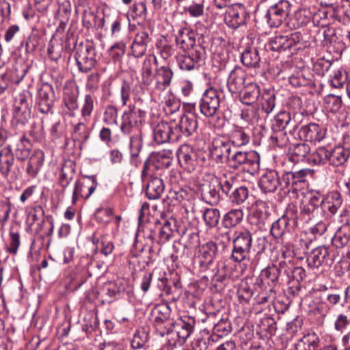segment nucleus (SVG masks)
<instances>
[{
  "instance_id": "1",
  "label": "nucleus",
  "mask_w": 350,
  "mask_h": 350,
  "mask_svg": "<svg viewBox=\"0 0 350 350\" xmlns=\"http://www.w3.org/2000/svg\"><path fill=\"white\" fill-rule=\"evenodd\" d=\"M209 40V37L202 35L198 36L197 40L195 38L191 50L176 57L179 68L185 71H192L204 65Z\"/></svg>"
},
{
  "instance_id": "2",
  "label": "nucleus",
  "mask_w": 350,
  "mask_h": 350,
  "mask_svg": "<svg viewBox=\"0 0 350 350\" xmlns=\"http://www.w3.org/2000/svg\"><path fill=\"white\" fill-rule=\"evenodd\" d=\"M268 46L273 51H299L304 47L303 36L299 31L276 34L269 40Z\"/></svg>"
},
{
  "instance_id": "3",
  "label": "nucleus",
  "mask_w": 350,
  "mask_h": 350,
  "mask_svg": "<svg viewBox=\"0 0 350 350\" xmlns=\"http://www.w3.org/2000/svg\"><path fill=\"white\" fill-rule=\"evenodd\" d=\"M310 174V170L302 169L296 172H284L280 176V191L283 194H296L304 183L305 177Z\"/></svg>"
},
{
  "instance_id": "4",
  "label": "nucleus",
  "mask_w": 350,
  "mask_h": 350,
  "mask_svg": "<svg viewBox=\"0 0 350 350\" xmlns=\"http://www.w3.org/2000/svg\"><path fill=\"white\" fill-rule=\"evenodd\" d=\"M252 237L250 231L247 230L236 232L233 239V250L231 258L234 262H241L249 258L252 250Z\"/></svg>"
},
{
  "instance_id": "5",
  "label": "nucleus",
  "mask_w": 350,
  "mask_h": 350,
  "mask_svg": "<svg viewBox=\"0 0 350 350\" xmlns=\"http://www.w3.org/2000/svg\"><path fill=\"white\" fill-rule=\"evenodd\" d=\"M223 91L211 86L207 88L200 98L199 107L201 113L206 117H213L219 109L221 95Z\"/></svg>"
},
{
  "instance_id": "6",
  "label": "nucleus",
  "mask_w": 350,
  "mask_h": 350,
  "mask_svg": "<svg viewBox=\"0 0 350 350\" xmlns=\"http://www.w3.org/2000/svg\"><path fill=\"white\" fill-rule=\"evenodd\" d=\"M0 174L11 182L18 180L22 176L19 165L14 163V154L5 147L0 150Z\"/></svg>"
},
{
  "instance_id": "7",
  "label": "nucleus",
  "mask_w": 350,
  "mask_h": 350,
  "mask_svg": "<svg viewBox=\"0 0 350 350\" xmlns=\"http://www.w3.org/2000/svg\"><path fill=\"white\" fill-rule=\"evenodd\" d=\"M75 59L80 72L87 73L96 65V49L92 44H80L75 47Z\"/></svg>"
},
{
  "instance_id": "8",
  "label": "nucleus",
  "mask_w": 350,
  "mask_h": 350,
  "mask_svg": "<svg viewBox=\"0 0 350 350\" xmlns=\"http://www.w3.org/2000/svg\"><path fill=\"white\" fill-rule=\"evenodd\" d=\"M226 163L233 170H237L241 165L255 170L259 166V157L256 152H245L234 148L226 161Z\"/></svg>"
},
{
  "instance_id": "9",
  "label": "nucleus",
  "mask_w": 350,
  "mask_h": 350,
  "mask_svg": "<svg viewBox=\"0 0 350 350\" xmlns=\"http://www.w3.org/2000/svg\"><path fill=\"white\" fill-rule=\"evenodd\" d=\"M172 310L167 304L156 305L151 310L153 325L161 336H164L169 332L172 322Z\"/></svg>"
},
{
  "instance_id": "10",
  "label": "nucleus",
  "mask_w": 350,
  "mask_h": 350,
  "mask_svg": "<svg viewBox=\"0 0 350 350\" xmlns=\"http://www.w3.org/2000/svg\"><path fill=\"white\" fill-rule=\"evenodd\" d=\"M194 325V319H189L188 321L181 319H178L172 322L169 326V332H166L165 335L171 336L170 338L174 340V344L182 345L193 331Z\"/></svg>"
},
{
  "instance_id": "11",
  "label": "nucleus",
  "mask_w": 350,
  "mask_h": 350,
  "mask_svg": "<svg viewBox=\"0 0 350 350\" xmlns=\"http://www.w3.org/2000/svg\"><path fill=\"white\" fill-rule=\"evenodd\" d=\"M290 10V3L286 0H280L267 10L264 19L271 27H278L282 24Z\"/></svg>"
},
{
  "instance_id": "12",
  "label": "nucleus",
  "mask_w": 350,
  "mask_h": 350,
  "mask_svg": "<svg viewBox=\"0 0 350 350\" xmlns=\"http://www.w3.org/2000/svg\"><path fill=\"white\" fill-rule=\"evenodd\" d=\"M144 115V111L130 105L122 116L120 125L122 133L124 135H129L135 130H139V127L142 123Z\"/></svg>"
},
{
  "instance_id": "13",
  "label": "nucleus",
  "mask_w": 350,
  "mask_h": 350,
  "mask_svg": "<svg viewBox=\"0 0 350 350\" xmlns=\"http://www.w3.org/2000/svg\"><path fill=\"white\" fill-rule=\"evenodd\" d=\"M174 140L179 141L192 135L198 129V120L192 113L183 115L178 124H174Z\"/></svg>"
},
{
  "instance_id": "14",
  "label": "nucleus",
  "mask_w": 350,
  "mask_h": 350,
  "mask_svg": "<svg viewBox=\"0 0 350 350\" xmlns=\"http://www.w3.org/2000/svg\"><path fill=\"white\" fill-rule=\"evenodd\" d=\"M180 165L188 172H193L198 165V153L188 144H183L176 152Z\"/></svg>"
},
{
  "instance_id": "15",
  "label": "nucleus",
  "mask_w": 350,
  "mask_h": 350,
  "mask_svg": "<svg viewBox=\"0 0 350 350\" xmlns=\"http://www.w3.org/2000/svg\"><path fill=\"white\" fill-rule=\"evenodd\" d=\"M233 148L225 136H219L213 139L210 152L217 163H223L229 157Z\"/></svg>"
},
{
  "instance_id": "16",
  "label": "nucleus",
  "mask_w": 350,
  "mask_h": 350,
  "mask_svg": "<svg viewBox=\"0 0 350 350\" xmlns=\"http://www.w3.org/2000/svg\"><path fill=\"white\" fill-rule=\"evenodd\" d=\"M98 185L95 176H85L81 180L75 183L72 193V201L75 203L79 198L88 199L94 192Z\"/></svg>"
},
{
  "instance_id": "17",
  "label": "nucleus",
  "mask_w": 350,
  "mask_h": 350,
  "mask_svg": "<svg viewBox=\"0 0 350 350\" xmlns=\"http://www.w3.org/2000/svg\"><path fill=\"white\" fill-rule=\"evenodd\" d=\"M247 13L241 3L230 5L226 9L224 20L226 24L232 29H237L245 23Z\"/></svg>"
},
{
  "instance_id": "18",
  "label": "nucleus",
  "mask_w": 350,
  "mask_h": 350,
  "mask_svg": "<svg viewBox=\"0 0 350 350\" xmlns=\"http://www.w3.org/2000/svg\"><path fill=\"white\" fill-rule=\"evenodd\" d=\"M308 266L311 269H317L323 265H329L332 259L329 248L325 245L313 249L307 256Z\"/></svg>"
},
{
  "instance_id": "19",
  "label": "nucleus",
  "mask_w": 350,
  "mask_h": 350,
  "mask_svg": "<svg viewBox=\"0 0 350 350\" xmlns=\"http://www.w3.org/2000/svg\"><path fill=\"white\" fill-rule=\"evenodd\" d=\"M29 140L25 135H14L5 147L12 151L18 160H25L29 155Z\"/></svg>"
},
{
  "instance_id": "20",
  "label": "nucleus",
  "mask_w": 350,
  "mask_h": 350,
  "mask_svg": "<svg viewBox=\"0 0 350 350\" xmlns=\"http://www.w3.org/2000/svg\"><path fill=\"white\" fill-rule=\"evenodd\" d=\"M55 92L52 85L43 83L38 90V109L42 113H49L53 106Z\"/></svg>"
},
{
  "instance_id": "21",
  "label": "nucleus",
  "mask_w": 350,
  "mask_h": 350,
  "mask_svg": "<svg viewBox=\"0 0 350 350\" xmlns=\"http://www.w3.org/2000/svg\"><path fill=\"white\" fill-rule=\"evenodd\" d=\"M200 196L207 204L217 205L220 200L219 183L217 178H213L208 182L200 186Z\"/></svg>"
},
{
  "instance_id": "22",
  "label": "nucleus",
  "mask_w": 350,
  "mask_h": 350,
  "mask_svg": "<svg viewBox=\"0 0 350 350\" xmlns=\"http://www.w3.org/2000/svg\"><path fill=\"white\" fill-rule=\"evenodd\" d=\"M90 136V131L87 124L84 122H79L73 128L72 140L66 138L64 146H68L69 142H72L75 148L81 151L83 148L84 144L89 139Z\"/></svg>"
},
{
  "instance_id": "23",
  "label": "nucleus",
  "mask_w": 350,
  "mask_h": 350,
  "mask_svg": "<svg viewBox=\"0 0 350 350\" xmlns=\"http://www.w3.org/2000/svg\"><path fill=\"white\" fill-rule=\"evenodd\" d=\"M343 217V225L336 230L332 239L333 245L337 248H343L350 243V212H345Z\"/></svg>"
},
{
  "instance_id": "24",
  "label": "nucleus",
  "mask_w": 350,
  "mask_h": 350,
  "mask_svg": "<svg viewBox=\"0 0 350 350\" xmlns=\"http://www.w3.org/2000/svg\"><path fill=\"white\" fill-rule=\"evenodd\" d=\"M247 74L241 68L235 67L229 74L227 87L232 94H240L246 85Z\"/></svg>"
},
{
  "instance_id": "25",
  "label": "nucleus",
  "mask_w": 350,
  "mask_h": 350,
  "mask_svg": "<svg viewBox=\"0 0 350 350\" xmlns=\"http://www.w3.org/2000/svg\"><path fill=\"white\" fill-rule=\"evenodd\" d=\"M280 176L275 170H267L260 176L258 186L264 193H273L280 191Z\"/></svg>"
},
{
  "instance_id": "26",
  "label": "nucleus",
  "mask_w": 350,
  "mask_h": 350,
  "mask_svg": "<svg viewBox=\"0 0 350 350\" xmlns=\"http://www.w3.org/2000/svg\"><path fill=\"white\" fill-rule=\"evenodd\" d=\"M298 135L301 139L316 143L325 137V131L319 124L311 123L303 126L299 129Z\"/></svg>"
},
{
  "instance_id": "27",
  "label": "nucleus",
  "mask_w": 350,
  "mask_h": 350,
  "mask_svg": "<svg viewBox=\"0 0 350 350\" xmlns=\"http://www.w3.org/2000/svg\"><path fill=\"white\" fill-rule=\"evenodd\" d=\"M174 129V126L167 122L161 121L159 122L153 129L154 141L158 144L177 142V140L173 139Z\"/></svg>"
},
{
  "instance_id": "28",
  "label": "nucleus",
  "mask_w": 350,
  "mask_h": 350,
  "mask_svg": "<svg viewBox=\"0 0 350 350\" xmlns=\"http://www.w3.org/2000/svg\"><path fill=\"white\" fill-rule=\"evenodd\" d=\"M320 301L317 303L318 311L326 315L331 309L338 305L341 301V296L336 293H323L319 297Z\"/></svg>"
},
{
  "instance_id": "29",
  "label": "nucleus",
  "mask_w": 350,
  "mask_h": 350,
  "mask_svg": "<svg viewBox=\"0 0 350 350\" xmlns=\"http://www.w3.org/2000/svg\"><path fill=\"white\" fill-rule=\"evenodd\" d=\"M218 252L217 246L213 241L203 245L198 256L200 266L206 270L213 263Z\"/></svg>"
},
{
  "instance_id": "30",
  "label": "nucleus",
  "mask_w": 350,
  "mask_h": 350,
  "mask_svg": "<svg viewBox=\"0 0 350 350\" xmlns=\"http://www.w3.org/2000/svg\"><path fill=\"white\" fill-rule=\"evenodd\" d=\"M270 214L265 210L254 209L248 216L249 224L259 230H266L271 224Z\"/></svg>"
},
{
  "instance_id": "31",
  "label": "nucleus",
  "mask_w": 350,
  "mask_h": 350,
  "mask_svg": "<svg viewBox=\"0 0 350 350\" xmlns=\"http://www.w3.org/2000/svg\"><path fill=\"white\" fill-rule=\"evenodd\" d=\"M144 145L143 134L141 130H137L130 137L129 150L131 154V162L137 167L141 161L139 159L140 152Z\"/></svg>"
},
{
  "instance_id": "32",
  "label": "nucleus",
  "mask_w": 350,
  "mask_h": 350,
  "mask_svg": "<svg viewBox=\"0 0 350 350\" xmlns=\"http://www.w3.org/2000/svg\"><path fill=\"white\" fill-rule=\"evenodd\" d=\"M297 127L296 122L292 120L291 114L287 111H280L274 118L271 124L272 131H282L289 128L291 133Z\"/></svg>"
},
{
  "instance_id": "33",
  "label": "nucleus",
  "mask_w": 350,
  "mask_h": 350,
  "mask_svg": "<svg viewBox=\"0 0 350 350\" xmlns=\"http://www.w3.org/2000/svg\"><path fill=\"white\" fill-rule=\"evenodd\" d=\"M279 265L289 280L292 279L300 282L306 276L305 269L301 267H295L293 262L290 259L280 261Z\"/></svg>"
},
{
  "instance_id": "34",
  "label": "nucleus",
  "mask_w": 350,
  "mask_h": 350,
  "mask_svg": "<svg viewBox=\"0 0 350 350\" xmlns=\"http://www.w3.org/2000/svg\"><path fill=\"white\" fill-rule=\"evenodd\" d=\"M150 41L148 33L146 31L138 32L134 38L131 45L132 55L139 58L142 57L147 50V45Z\"/></svg>"
},
{
  "instance_id": "35",
  "label": "nucleus",
  "mask_w": 350,
  "mask_h": 350,
  "mask_svg": "<svg viewBox=\"0 0 350 350\" xmlns=\"http://www.w3.org/2000/svg\"><path fill=\"white\" fill-rule=\"evenodd\" d=\"M342 200L338 192H331L323 199L321 211L327 216L334 215L342 205Z\"/></svg>"
},
{
  "instance_id": "36",
  "label": "nucleus",
  "mask_w": 350,
  "mask_h": 350,
  "mask_svg": "<svg viewBox=\"0 0 350 350\" xmlns=\"http://www.w3.org/2000/svg\"><path fill=\"white\" fill-rule=\"evenodd\" d=\"M165 187L162 178L151 176L146 187V195L150 200H157L164 192Z\"/></svg>"
},
{
  "instance_id": "37",
  "label": "nucleus",
  "mask_w": 350,
  "mask_h": 350,
  "mask_svg": "<svg viewBox=\"0 0 350 350\" xmlns=\"http://www.w3.org/2000/svg\"><path fill=\"white\" fill-rule=\"evenodd\" d=\"M44 160V152L40 150H35L28 161L26 167L27 174L31 178H35L43 165Z\"/></svg>"
},
{
  "instance_id": "38",
  "label": "nucleus",
  "mask_w": 350,
  "mask_h": 350,
  "mask_svg": "<svg viewBox=\"0 0 350 350\" xmlns=\"http://www.w3.org/2000/svg\"><path fill=\"white\" fill-rule=\"evenodd\" d=\"M194 39L195 32L187 28L179 29L176 34V42L183 50V53L191 50Z\"/></svg>"
},
{
  "instance_id": "39",
  "label": "nucleus",
  "mask_w": 350,
  "mask_h": 350,
  "mask_svg": "<svg viewBox=\"0 0 350 350\" xmlns=\"http://www.w3.org/2000/svg\"><path fill=\"white\" fill-rule=\"evenodd\" d=\"M219 342L217 335H209L204 332L200 337L197 338L191 343L192 350H208Z\"/></svg>"
},
{
  "instance_id": "40",
  "label": "nucleus",
  "mask_w": 350,
  "mask_h": 350,
  "mask_svg": "<svg viewBox=\"0 0 350 350\" xmlns=\"http://www.w3.org/2000/svg\"><path fill=\"white\" fill-rule=\"evenodd\" d=\"M320 348V339L314 332L308 333L295 345V350H317Z\"/></svg>"
},
{
  "instance_id": "41",
  "label": "nucleus",
  "mask_w": 350,
  "mask_h": 350,
  "mask_svg": "<svg viewBox=\"0 0 350 350\" xmlns=\"http://www.w3.org/2000/svg\"><path fill=\"white\" fill-rule=\"evenodd\" d=\"M243 103L250 105L255 103L260 95V87L255 83L248 82L240 93Z\"/></svg>"
},
{
  "instance_id": "42",
  "label": "nucleus",
  "mask_w": 350,
  "mask_h": 350,
  "mask_svg": "<svg viewBox=\"0 0 350 350\" xmlns=\"http://www.w3.org/2000/svg\"><path fill=\"white\" fill-rule=\"evenodd\" d=\"M172 77L173 72L169 66H161L157 70L155 88L159 90H165L170 86Z\"/></svg>"
},
{
  "instance_id": "43",
  "label": "nucleus",
  "mask_w": 350,
  "mask_h": 350,
  "mask_svg": "<svg viewBox=\"0 0 350 350\" xmlns=\"http://www.w3.org/2000/svg\"><path fill=\"white\" fill-rule=\"evenodd\" d=\"M350 157V150L343 146H336L329 152V163L334 166H341Z\"/></svg>"
},
{
  "instance_id": "44",
  "label": "nucleus",
  "mask_w": 350,
  "mask_h": 350,
  "mask_svg": "<svg viewBox=\"0 0 350 350\" xmlns=\"http://www.w3.org/2000/svg\"><path fill=\"white\" fill-rule=\"evenodd\" d=\"M152 158V164L157 168H168L172 165L173 161V153L170 150H163V151L152 153L150 155Z\"/></svg>"
},
{
  "instance_id": "45",
  "label": "nucleus",
  "mask_w": 350,
  "mask_h": 350,
  "mask_svg": "<svg viewBox=\"0 0 350 350\" xmlns=\"http://www.w3.org/2000/svg\"><path fill=\"white\" fill-rule=\"evenodd\" d=\"M324 198L318 192L310 193L308 202L301 207V213L306 215L314 214L321 211Z\"/></svg>"
},
{
  "instance_id": "46",
  "label": "nucleus",
  "mask_w": 350,
  "mask_h": 350,
  "mask_svg": "<svg viewBox=\"0 0 350 350\" xmlns=\"http://www.w3.org/2000/svg\"><path fill=\"white\" fill-rule=\"evenodd\" d=\"M289 219L282 216L271 224L270 233L275 239H282L286 232L288 231Z\"/></svg>"
},
{
  "instance_id": "47",
  "label": "nucleus",
  "mask_w": 350,
  "mask_h": 350,
  "mask_svg": "<svg viewBox=\"0 0 350 350\" xmlns=\"http://www.w3.org/2000/svg\"><path fill=\"white\" fill-rule=\"evenodd\" d=\"M260 57L256 48L248 47L241 54V62L248 68L260 67Z\"/></svg>"
},
{
  "instance_id": "48",
  "label": "nucleus",
  "mask_w": 350,
  "mask_h": 350,
  "mask_svg": "<svg viewBox=\"0 0 350 350\" xmlns=\"http://www.w3.org/2000/svg\"><path fill=\"white\" fill-rule=\"evenodd\" d=\"M282 271L280 267L275 265L267 266L262 270L260 273V280L263 282H267L269 286H275L278 281L280 271Z\"/></svg>"
},
{
  "instance_id": "49",
  "label": "nucleus",
  "mask_w": 350,
  "mask_h": 350,
  "mask_svg": "<svg viewBox=\"0 0 350 350\" xmlns=\"http://www.w3.org/2000/svg\"><path fill=\"white\" fill-rule=\"evenodd\" d=\"M243 217V212L241 208L232 209L224 215L222 225L225 228H232L239 224Z\"/></svg>"
},
{
  "instance_id": "50",
  "label": "nucleus",
  "mask_w": 350,
  "mask_h": 350,
  "mask_svg": "<svg viewBox=\"0 0 350 350\" xmlns=\"http://www.w3.org/2000/svg\"><path fill=\"white\" fill-rule=\"evenodd\" d=\"M228 138L233 149H238L250 142V136L241 128L232 131Z\"/></svg>"
},
{
  "instance_id": "51",
  "label": "nucleus",
  "mask_w": 350,
  "mask_h": 350,
  "mask_svg": "<svg viewBox=\"0 0 350 350\" xmlns=\"http://www.w3.org/2000/svg\"><path fill=\"white\" fill-rule=\"evenodd\" d=\"M77 98V91L70 88H66L64 90L63 103L68 110L66 112L69 113L71 116H72L73 112L78 109Z\"/></svg>"
},
{
  "instance_id": "52",
  "label": "nucleus",
  "mask_w": 350,
  "mask_h": 350,
  "mask_svg": "<svg viewBox=\"0 0 350 350\" xmlns=\"http://www.w3.org/2000/svg\"><path fill=\"white\" fill-rule=\"evenodd\" d=\"M189 197V192L182 188L171 189L163 199V202L169 205L176 206Z\"/></svg>"
},
{
  "instance_id": "53",
  "label": "nucleus",
  "mask_w": 350,
  "mask_h": 350,
  "mask_svg": "<svg viewBox=\"0 0 350 350\" xmlns=\"http://www.w3.org/2000/svg\"><path fill=\"white\" fill-rule=\"evenodd\" d=\"M329 152L325 147H319L312 153L310 152L307 161L314 165L325 164L329 161Z\"/></svg>"
},
{
  "instance_id": "54",
  "label": "nucleus",
  "mask_w": 350,
  "mask_h": 350,
  "mask_svg": "<svg viewBox=\"0 0 350 350\" xmlns=\"http://www.w3.org/2000/svg\"><path fill=\"white\" fill-rule=\"evenodd\" d=\"M157 57L154 55H148L144 60L142 68V76L144 83H149L152 75V67L157 64Z\"/></svg>"
},
{
  "instance_id": "55",
  "label": "nucleus",
  "mask_w": 350,
  "mask_h": 350,
  "mask_svg": "<svg viewBox=\"0 0 350 350\" xmlns=\"http://www.w3.org/2000/svg\"><path fill=\"white\" fill-rule=\"evenodd\" d=\"M350 326V306L343 312L337 314L334 321V328L336 331L342 332Z\"/></svg>"
},
{
  "instance_id": "56",
  "label": "nucleus",
  "mask_w": 350,
  "mask_h": 350,
  "mask_svg": "<svg viewBox=\"0 0 350 350\" xmlns=\"http://www.w3.org/2000/svg\"><path fill=\"white\" fill-rule=\"evenodd\" d=\"M204 222L209 228H215L217 226L220 219V212L217 208H206L203 213Z\"/></svg>"
},
{
  "instance_id": "57",
  "label": "nucleus",
  "mask_w": 350,
  "mask_h": 350,
  "mask_svg": "<svg viewBox=\"0 0 350 350\" xmlns=\"http://www.w3.org/2000/svg\"><path fill=\"white\" fill-rule=\"evenodd\" d=\"M173 233L170 221H165L163 226L159 227L157 241L159 244H164L171 239Z\"/></svg>"
},
{
  "instance_id": "58",
  "label": "nucleus",
  "mask_w": 350,
  "mask_h": 350,
  "mask_svg": "<svg viewBox=\"0 0 350 350\" xmlns=\"http://www.w3.org/2000/svg\"><path fill=\"white\" fill-rule=\"evenodd\" d=\"M342 103V102L340 96L329 94L324 98V107L327 111L336 113L340 109Z\"/></svg>"
},
{
  "instance_id": "59",
  "label": "nucleus",
  "mask_w": 350,
  "mask_h": 350,
  "mask_svg": "<svg viewBox=\"0 0 350 350\" xmlns=\"http://www.w3.org/2000/svg\"><path fill=\"white\" fill-rule=\"evenodd\" d=\"M75 176V170L68 165H64L62 167L61 172L59 176V183L60 186L64 189L66 188L70 182L72 180Z\"/></svg>"
},
{
  "instance_id": "60",
  "label": "nucleus",
  "mask_w": 350,
  "mask_h": 350,
  "mask_svg": "<svg viewBox=\"0 0 350 350\" xmlns=\"http://www.w3.org/2000/svg\"><path fill=\"white\" fill-rule=\"evenodd\" d=\"M290 149L292 155L296 157L297 160L307 159L310 152V146L305 142L295 144Z\"/></svg>"
},
{
  "instance_id": "61",
  "label": "nucleus",
  "mask_w": 350,
  "mask_h": 350,
  "mask_svg": "<svg viewBox=\"0 0 350 350\" xmlns=\"http://www.w3.org/2000/svg\"><path fill=\"white\" fill-rule=\"evenodd\" d=\"M10 243L7 247V251L12 254H16L21 245L20 233L18 229L10 228L9 232Z\"/></svg>"
},
{
  "instance_id": "62",
  "label": "nucleus",
  "mask_w": 350,
  "mask_h": 350,
  "mask_svg": "<svg viewBox=\"0 0 350 350\" xmlns=\"http://www.w3.org/2000/svg\"><path fill=\"white\" fill-rule=\"evenodd\" d=\"M262 109L267 114L270 113L275 105V96L273 91H265L262 94Z\"/></svg>"
},
{
  "instance_id": "63",
  "label": "nucleus",
  "mask_w": 350,
  "mask_h": 350,
  "mask_svg": "<svg viewBox=\"0 0 350 350\" xmlns=\"http://www.w3.org/2000/svg\"><path fill=\"white\" fill-rule=\"evenodd\" d=\"M349 77L345 70L339 69L334 72L331 79V85L336 88H342Z\"/></svg>"
},
{
  "instance_id": "64",
  "label": "nucleus",
  "mask_w": 350,
  "mask_h": 350,
  "mask_svg": "<svg viewBox=\"0 0 350 350\" xmlns=\"http://www.w3.org/2000/svg\"><path fill=\"white\" fill-rule=\"evenodd\" d=\"M248 189L245 186L233 189L232 193L229 195V198L232 203L240 204L245 202L248 197Z\"/></svg>"
}]
</instances>
